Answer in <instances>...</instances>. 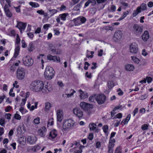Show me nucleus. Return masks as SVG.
<instances>
[{"label":"nucleus","mask_w":153,"mask_h":153,"mask_svg":"<svg viewBox=\"0 0 153 153\" xmlns=\"http://www.w3.org/2000/svg\"><path fill=\"white\" fill-rule=\"evenodd\" d=\"M44 83L42 81L36 80L32 81L30 84L29 88L31 90L35 92L42 91Z\"/></svg>","instance_id":"1"},{"label":"nucleus","mask_w":153,"mask_h":153,"mask_svg":"<svg viewBox=\"0 0 153 153\" xmlns=\"http://www.w3.org/2000/svg\"><path fill=\"white\" fill-rule=\"evenodd\" d=\"M75 121L71 118L64 120L62 122V131L63 133H67L70 131L74 126Z\"/></svg>","instance_id":"2"},{"label":"nucleus","mask_w":153,"mask_h":153,"mask_svg":"<svg viewBox=\"0 0 153 153\" xmlns=\"http://www.w3.org/2000/svg\"><path fill=\"white\" fill-rule=\"evenodd\" d=\"M55 75L53 69L49 66H47L45 70L44 76L47 79L50 80L53 78Z\"/></svg>","instance_id":"3"},{"label":"nucleus","mask_w":153,"mask_h":153,"mask_svg":"<svg viewBox=\"0 0 153 153\" xmlns=\"http://www.w3.org/2000/svg\"><path fill=\"white\" fill-rule=\"evenodd\" d=\"M80 106L83 110L86 112L89 115L90 114V110L93 108V105L84 102H82L80 103Z\"/></svg>","instance_id":"4"},{"label":"nucleus","mask_w":153,"mask_h":153,"mask_svg":"<svg viewBox=\"0 0 153 153\" xmlns=\"http://www.w3.org/2000/svg\"><path fill=\"white\" fill-rule=\"evenodd\" d=\"M25 70L22 68H19L17 71L16 76L17 78L19 80L24 79L25 75Z\"/></svg>","instance_id":"5"},{"label":"nucleus","mask_w":153,"mask_h":153,"mask_svg":"<svg viewBox=\"0 0 153 153\" xmlns=\"http://www.w3.org/2000/svg\"><path fill=\"white\" fill-rule=\"evenodd\" d=\"M22 61L24 64L27 66L32 65L33 63V59L29 56H26L23 58Z\"/></svg>","instance_id":"6"},{"label":"nucleus","mask_w":153,"mask_h":153,"mask_svg":"<svg viewBox=\"0 0 153 153\" xmlns=\"http://www.w3.org/2000/svg\"><path fill=\"white\" fill-rule=\"evenodd\" d=\"M86 21V19L83 17H79L74 19L71 21L75 26H78L85 22Z\"/></svg>","instance_id":"7"},{"label":"nucleus","mask_w":153,"mask_h":153,"mask_svg":"<svg viewBox=\"0 0 153 153\" xmlns=\"http://www.w3.org/2000/svg\"><path fill=\"white\" fill-rule=\"evenodd\" d=\"M69 16V14L68 13H63L59 15V17L56 19V22L60 25L63 24V22L61 21V20L65 21L66 20V17Z\"/></svg>","instance_id":"8"},{"label":"nucleus","mask_w":153,"mask_h":153,"mask_svg":"<svg viewBox=\"0 0 153 153\" xmlns=\"http://www.w3.org/2000/svg\"><path fill=\"white\" fill-rule=\"evenodd\" d=\"M129 51L130 53L136 54L138 51L137 44L135 42L132 43L130 45Z\"/></svg>","instance_id":"9"},{"label":"nucleus","mask_w":153,"mask_h":153,"mask_svg":"<svg viewBox=\"0 0 153 153\" xmlns=\"http://www.w3.org/2000/svg\"><path fill=\"white\" fill-rule=\"evenodd\" d=\"M57 121L61 122L63 118V112L61 109H59L56 111Z\"/></svg>","instance_id":"10"},{"label":"nucleus","mask_w":153,"mask_h":153,"mask_svg":"<svg viewBox=\"0 0 153 153\" xmlns=\"http://www.w3.org/2000/svg\"><path fill=\"white\" fill-rule=\"evenodd\" d=\"M74 114L79 118H82L83 115V111L79 108H75L73 109Z\"/></svg>","instance_id":"11"},{"label":"nucleus","mask_w":153,"mask_h":153,"mask_svg":"<svg viewBox=\"0 0 153 153\" xmlns=\"http://www.w3.org/2000/svg\"><path fill=\"white\" fill-rule=\"evenodd\" d=\"M96 98V101L99 104L103 103L106 100V97L103 94L97 95Z\"/></svg>","instance_id":"12"},{"label":"nucleus","mask_w":153,"mask_h":153,"mask_svg":"<svg viewBox=\"0 0 153 153\" xmlns=\"http://www.w3.org/2000/svg\"><path fill=\"white\" fill-rule=\"evenodd\" d=\"M122 35V32L120 30H117L114 34L113 39L115 41H117L121 38Z\"/></svg>","instance_id":"13"},{"label":"nucleus","mask_w":153,"mask_h":153,"mask_svg":"<svg viewBox=\"0 0 153 153\" xmlns=\"http://www.w3.org/2000/svg\"><path fill=\"white\" fill-rule=\"evenodd\" d=\"M26 26L27 25L26 23L17 21V24L16 27L19 29L21 32L22 31L25 30Z\"/></svg>","instance_id":"14"},{"label":"nucleus","mask_w":153,"mask_h":153,"mask_svg":"<svg viewBox=\"0 0 153 153\" xmlns=\"http://www.w3.org/2000/svg\"><path fill=\"white\" fill-rule=\"evenodd\" d=\"M89 127L90 130L91 131H94L96 133H98L100 129L97 128V125L94 123H91L89 124Z\"/></svg>","instance_id":"15"},{"label":"nucleus","mask_w":153,"mask_h":153,"mask_svg":"<svg viewBox=\"0 0 153 153\" xmlns=\"http://www.w3.org/2000/svg\"><path fill=\"white\" fill-rule=\"evenodd\" d=\"M47 58L48 60L53 61L54 62H59L60 61V58L59 57L56 56H53L50 54L48 55Z\"/></svg>","instance_id":"16"},{"label":"nucleus","mask_w":153,"mask_h":153,"mask_svg":"<svg viewBox=\"0 0 153 153\" xmlns=\"http://www.w3.org/2000/svg\"><path fill=\"white\" fill-rule=\"evenodd\" d=\"M47 129L45 127H43L38 129L37 133L38 135L41 137H44L45 135Z\"/></svg>","instance_id":"17"},{"label":"nucleus","mask_w":153,"mask_h":153,"mask_svg":"<svg viewBox=\"0 0 153 153\" xmlns=\"http://www.w3.org/2000/svg\"><path fill=\"white\" fill-rule=\"evenodd\" d=\"M52 90L51 85L48 83H47L45 86L44 88L42 89V92L44 93L47 94L51 91Z\"/></svg>","instance_id":"18"},{"label":"nucleus","mask_w":153,"mask_h":153,"mask_svg":"<svg viewBox=\"0 0 153 153\" xmlns=\"http://www.w3.org/2000/svg\"><path fill=\"white\" fill-rule=\"evenodd\" d=\"M27 141L30 144L33 145L36 143L37 141V138L35 136H30L27 137Z\"/></svg>","instance_id":"19"},{"label":"nucleus","mask_w":153,"mask_h":153,"mask_svg":"<svg viewBox=\"0 0 153 153\" xmlns=\"http://www.w3.org/2000/svg\"><path fill=\"white\" fill-rule=\"evenodd\" d=\"M57 135V131L55 129H53L51 130L49 135L48 139L52 140L56 138Z\"/></svg>","instance_id":"20"},{"label":"nucleus","mask_w":153,"mask_h":153,"mask_svg":"<svg viewBox=\"0 0 153 153\" xmlns=\"http://www.w3.org/2000/svg\"><path fill=\"white\" fill-rule=\"evenodd\" d=\"M38 105V102H35L34 103V105H32L31 106L30 102H27V108L29 109L30 111H33L35 109L37 108Z\"/></svg>","instance_id":"21"},{"label":"nucleus","mask_w":153,"mask_h":153,"mask_svg":"<svg viewBox=\"0 0 153 153\" xmlns=\"http://www.w3.org/2000/svg\"><path fill=\"white\" fill-rule=\"evenodd\" d=\"M149 33L147 30H145L141 36V38L143 41L146 42L149 38Z\"/></svg>","instance_id":"22"},{"label":"nucleus","mask_w":153,"mask_h":153,"mask_svg":"<svg viewBox=\"0 0 153 153\" xmlns=\"http://www.w3.org/2000/svg\"><path fill=\"white\" fill-rule=\"evenodd\" d=\"M25 130V127L23 124L19 125L17 128V133L19 134H22L24 133Z\"/></svg>","instance_id":"23"},{"label":"nucleus","mask_w":153,"mask_h":153,"mask_svg":"<svg viewBox=\"0 0 153 153\" xmlns=\"http://www.w3.org/2000/svg\"><path fill=\"white\" fill-rule=\"evenodd\" d=\"M79 94V97L81 100H84L88 97L87 93L84 91H82L81 89L78 91Z\"/></svg>","instance_id":"24"},{"label":"nucleus","mask_w":153,"mask_h":153,"mask_svg":"<svg viewBox=\"0 0 153 153\" xmlns=\"http://www.w3.org/2000/svg\"><path fill=\"white\" fill-rule=\"evenodd\" d=\"M133 28L134 31L137 33H141L143 30V28L137 24L134 25Z\"/></svg>","instance_id":"25"},{"label":"nucleus","mask_w":153,"mask_h":153,"mask_svg":"<svg viewBox=\"0 0 153 153\" xmlns=\"http://www.w3.org/2000/svg\"><path fill=\"white\" fill-rule=\"evenodd\" d=\"M134 69L135 67L133 64H127L125 66V69L128 71H134Z\"/></svg>","instance_id":"26"},{"label":"nucleus","mask_w":153,"mask_h":153,"mask_svg":"<svg viewBox=\"0 0 153 153\" xmlns=\"http://www.w3.org/2000/svg\"><path fill=\"white\" fill-rule=\"evenodd\" d=\"M30 95V93L29 92H27L25 93V97L24 98L22 99L21 100L20 105L21 107H23L24 106L26 102L27 98Z\"/></svg>","instance_id":"27"},{"label":"nucleus","mask_w":153,"mask_h":153,"mask_svg":"<svg viewBox=\"0 0 153 153\" xmlns=\"http://www.w3.org/2000/svg\"><path fill=\"white\" fill-rule=\"evenodd\" d=\"M20 51V48L19 46L17 45L16 46L15 49V52L13 57L11 59V60H14V58H16L18 55Z\"/></svg>","instance_id":"28"},{"label":"nucleus","mask_w":153,"mask_h":153,"mask_svg":"<svg viewBox=\"0 0 153 153\" xmlns=\"http://www.w3.org/2000/svg\"><path fill=\"white\" fill-rule=\"evenodd\" d=\"M116 84V82L114 81H109L107 83V86L108 89L111 90Z\"/></svg>","instance_id":"29"},{"label":"nucleus","mask_w":153,"mask_h":153,"mask_svg":"<svg viewBox=\"0 0 153 153\" xmlns=\"http://www.w3.org/2000/svg\"><path fill=\"white\" fill-rule=\"evenodd\" d=\"M131 117V115L130 114H128L126 118L123 120L121 122L120 124L122 125H124L128 123V122L130 120Z\"/></svg>","instance_id":"30"},{"label":"nucleus","mask_w":153,"mask_h":153,"mask_svg":"<svg viewBox=\"0 0 153 153\" xmlns=\"http://www.w3.org/2000/svg\"><path fill=\"white\" fill-rule=\"evenodd\" d=\"M19 143L22 145H24L26 142V138L25 136L21 137L19 140Z\"/></svg>","instance_id":"31"},{"label":"nucleus","mask_w":153,"mask_h":153,"mask_svg":"<svg viewBox=\"0 0 153 153\" xmlns=\"http://www.w3.org/2000/svg\"><path fill=\"white\" fill-rule=\"evenodd\" d=\"M131 58L133 62L136 64H138L140 61L139 59L137 58L136 56H131Z\"/></svg>","instance_id":"32"},{"label":"nucleus","mask_w":153,"mask_h":153,"mask_svg":"<svg viewBox=\"0 0 153 153\" xmlns=\"http://www.w3.org/2000/svg\"><path fill=\"white\" fill-rule=\"evenodd\" d=\"M115 142V139L109 140L108 145V148L114 149V143Z\"/></svg>","instance_id":"33"},{"label":"nucleus","mask_w":153,"mask_h":153,"mask_svg":"<svg viewBox=\"0 0 153 153\" xmlns=\"http://www.w3.org/2000/svg\"><path fill=\"white\" fill-rule=\"evenodd\" d=\"M38 59L41 60V62L42 64H44V60L46 58L45 57V55L44 54H40L39 56L37 57Z\"/></svg>","instance_id":"34"},{"label":"nucleus","mask_w":153,"mask_h":153,"mask_svg":"<svg viewBox=\"0 0 153 153\" xmlns=\"http://www.w3.org/2000/svg\"><path fill=\"white\" fill-rule=\"evenodd\" d=\"M40 148V146L38 145H36L34 146L31 147L29 149L30 150H32L34 152L38 151Z\"/></svg>","instance_id":"35"},{"label":"nucleus","mask_w":153,"mask_h":153,"mask_svg":"<svg viewBox=\"0 0 153 153\" xmlns=\"http://www.w3.org/2000/svg\"><path fill=\"white\" fill-rule=\"evenodd\" d=\"M141 11L140 10V7H137L136 10L133 11L132 13V15L134 17L136 16L138 13H140Z\"/></svg>","instance_id":"36"},{"label":"nucleus","mask_w":153,"mask_h":153,"mask_svg":"<svg viewBox=\"0 0 153 153\" xmlns=\"http://www.w3.org/2000/svg\"><path fill=\"white\" fill-rule=\"evenodd\" d=\"M36 13L40 15H43L44 17H47L48 14L47 13H45L44 11L42 9H40L36 11Z\"/></svg>","instance_id":"37"},{"label":"nucleus","mask_w":153,"mask_h":153,"mask_svg":"<svg viewBox=\"0 0 153 153\" xmlns=\"http://www.w3.org/2000/svg\"><path fill=\"white\" fill-rule=\"evenodd\" d=\"M27 48L28 51L30 52L34 50L35 48L32 42H30L29 43Z\"/></svg>","instance_id":"38"},{"label":"nucleus","mask_w":153,"mask_h":153,"mask_svg":"<svg viewBox=\"0 0 153 153\" xmlns=\"http://www.w3.org/2000/svg\"><path fill=\"white\" fill-rule=\"evenodd\" d=\"M30 5L32 7L37 8L39 7V5L37 2H30L29 3Z\"/></svg>","instance_id":"39"},{"label":"nucleus","mask_w":153,"mask_h":153,"mask_svg":"<svg viewBox=\"0 0 153 153\" xmlns=\"http://www.w3.org/2000/svg\"><path fill=\"white\" fill-rule=\"evenodd\" d=\"M18 112H16L14 114L13 118L16 120H20L21 119V116L18 114Z\"/></svg>","instance_id":"40"},{"label":"nucleus","mask_w":153,"mask_h":153,"mask_svg":"<svg viewBox=\"0 0 153 153\" xmlns=\"http://www.w3.org/2000/svg\"><path fill=\"white\" fill-rule=\"evenodd\" d=\"M104 132L108 135V127L107 125H104L102 128Z\"/></svg>","instance_id":"41"},{"label":"nucleus","mask_w":153,"mask_h":153,"mask_svg":"<svg viewBox=\"0 0 153 153\" xmlns=\"http://www.w3.org/2000/svg\"><path fill=\"white\" fill-rule=\"evenodd\" d=\"M96 95H92L90 97L89 99V101L90 102H95L96 101Z\"/></svg>","instance_id":"42"},{"label":"nucleus","mask_w":153,"mask_h":153,"mask_svg":"<svg viewBox=\"0 0 153 153\" xmlns=\"http://www.w3.org/2000/svg\"><path fill=\"white\" fill-rule=\"evenodd\" d=\"M49 11L51 16H53L57 12V10L54 9L49 10Z\"/></svg>","instance_id":"43"},{"label":"nucleus","mask_w":153,"mask_h":153,"mask_svg":"<svg viewBox=\"0 0 153 153\" xmlns=\"http://www.w3.org/2000/svg\"><path fill=\"white\" fill-rule=\"evenodd\" d=\"M138 7H140V10L141 11V10H146L147 9V6L146 4L145 3H142L141 5V6H140Z\"/></svg>","instance_id":"44"},{"label":"nucleus","mask_w":153,"mask_h":153,"mask_svg":"<svg viewBox=\"0 0 153 153\" xmlns=\"http://www.w3.org/2000/svg\"><path fill=\"white\" fill-rule=\"evenodd\" d=\"M70 93L66 94V95L67 96V97L69 98L72 96L74 94L76 93V91L73 89H71L70 91Z\"/></svg>","instance_id":"45"},{"label":"nucleus","mask_w":153,"mask_h":153,"mask_svg":"<svg viewBox=\"0 0 153 153\" xmlns=\"http://www.w3.org/2000/svg\"><path fill=\"white\" fill-rule=\"evenodd\" d=\"M19 111L22 114H25L27 112V111L23 107H21L19 109Z\"/></svg>","instance_id":"46"},{"label":"nucleus","mask_w":153,"mask_h":153,"mask_svg":"<svg viewBox=\"0 0 153 153\" xmlns=\"http://www.w3.org/2000/svg\"><path fill=\"white\" fill-rule=\"evenodd\" d=\"M13 87L12 88L13 89L14 88H18L19 87V85L18 84V82L17 81H15L13 83Z\"/></svg>","instance_id":"47"},{"label":"nucleus","mask_w":153,"mask_h":153,"mask_svg":"<svg viewBox=\"0 0 153 153\" xmlns=\"http://www.w3.org/2000/svg\"><path fill=\"white\" fill-rule=\"evenodd\" d=\"M53 124V118H50L49 119L48 123V126H51Z\"/></svg>","instance_id":"48"},{"label":"nucleus","mask_w":153,"mask_h":153,"mask_svg":"<svg viewBox=\"0 0 153 153\" xmlns=\"http://www.w3.org/2000/svg\"><path fill=\"white\" fill-rule=\"evenodd\" d=\"M4 11L7 17H10L12 16V14L10 11L9 10H6V11Z\"/></svg>","instance_id":"49"},{"label":"nucleus","mask_w":153,"mask_h":153,"mask_svg":"<svg viewBox=\"0 0 153 153\" xmlns=\"http://www.w3.org/2000/svg\"><path fill=\"white\" fill-rule=\"evenodd\" d=\"M49 49L53 53H55L56 52V50L53 47V45L52 44H51L49 45Z\"/></svg>","instance_id":"50"},{"label":"nucleus","mask_w":153,"mask_h":153,"mask_svg":"<svg viewBox=\"0 0 153 153\" xmlns=\"http://www.w3.org/2000/svg\"><path fill=\"white\" fill-rule=\"evenodd\" d=\"M141 54L143 56L146 57L148 55V53L146 50L143 49L142 50Z\"/></svg>","instance_id":"51"},{"label":"nucleus","mask_w":153,"mask_h":153,"mask_svg":"<svg viewBox=\"0 0 153 153\" xmlns=\"http://www.w3.org/2000/svg\"><path fill=\"white\" fill-rule=\"evenodd\" d=\"M149 125L147 124H144L142 126L141 129L143 130H147L148 129Z\"/></svg>","instance_id":"52"},{"label":"nucleus","mask_w":153,"mask_h":153,"mask_svg":"<svg viewBox=\"0 0 153 153\" xmlns=\"http://www.w3.org/2000/svg\"><path fill=\"white\" fill-rule=\"evenodd\" d=\"M40 118L37 117L34 119L33 122L36 124H38L40 123Z\"/></svg>","instance_id":"53"},{"label":"nucleus","mask_w":153,"mask_h":153,"mask_svg":"<svg viewBox=\"0 0 153 153\" xmlns=\"http://www.w3.org/2000/svg\"><path fill=\"white\" fill-rule=\"evenodd\" d=\"M11 114L10 113H6L4 115V117L7 119L10 120L11 119Z\"/></svg>","instance_id":"54"},{"label":"nucleus","mask_w":153,"mask_h":153,"mask_svg":"<svg viewBox=\"0 0 153 153\" xmlns=\"http://www.w3.org/2000/svg\"><path fill=\"white\" fill-rule=\"evenodd\" d=\"M147 63L146 60L144 59L141 61V63L140 64V66H145L147 65Z\"/></svg>","instance_id":"55"},{"label":"nucleus","mask_w":153,"mask_h":153,"mask_svg":"<svg viewBox=\"0 0 153 153\" xmlns=\"http://www.w3.org/2000/svg\"><path fill=\"white\" fill-rule=\"evenodd\" d=\"M13 89L11 88L9 92V95L11 97H14L15 96V94L13 92Z\"/></svg>","instance_id":"56"},{"label":"nucleus","mask_w":153,"mask_h":153,"mask_svg":"<svg viewBox=\"0 0 153 153\" xmlns=\"http://www.w3.org/2000/svg\"><path fill=\"white\" fill-rule=\"evenodd\" d=\"M114 153H122V151L120 146H118L116 148Z\"/></svg>","instance_id":"57"},{"label":"nucleus","mask_w":153,"mask_h":153,"mask_svg":"<svg viewBox=\"0 0 153 153\" xmlns=\"http://www.w3.org/2000/svg\"><path fill=\"white\" fill-rule=\"evenodd\" d=\"M5 120L4 118H1L0 119V125L2 126H4L5 125Z\"/></svg>","instance_id":"58"},{"label":"nucleus","mask_w":153,"mask_h":153,"mask_svg":"<svg viewBox=\"0 0 153 153\" xmlns=\"http://www.w3.org/2000/svg\"><path fill=\"white\" fill-rule=\"evenodd\" d=\"M118 92V94L119 96H122L123 95L124 92L120 88H119L117 89V91Z\"/></svg>","instance_id":"59"},{"label":"nucleus","mask_w":153,"mask_h":153,"mask_svg":"<svg viewBox=\"0 0 153 153\" xmlns=\"http://www.w3.org/2000/svg\"><path fill=\"white\" fill-rule=\"evenodd\" d=\"M54 35H59L60 34V32L57 29H55L53 30Z\"/></svg>","instance_id":"60"},{"label":"nucleus","mask_w":153,"mask_h":153,"mask_svg":"<svg viewBox=\"0 0 153 153\" xmlns=\"http://www.w3.org/2000/svg\"><path fill=\"white\" fill-rule=\"evenodd\" d=\"M21 7V5H19L17 7H13L15 9L16 12L19 13L21 11V10H20Z\"/></svg>","instance_id":"61"},{"label":"nucleus","mask_w":153,"mask_h":153,"mask_svg":"<svg viewBox=\"0 0 153 153\" xmlns=\"http://www.w3.org/2000/svg\"><path fill=\"white\" fill-rule=\"evenodd\" d=\"M9 34L10 36H14L16 34L15 31L13 30H11Z\"/></svg>","instance_id":"62"},{"label":"nucleus","mask_w":153,"mask_h":153,"mask_svg":"<svg viewBox=\"0 0 153 153\" xmlns=\"http://www.w3.org/2000/svg\"><path fill=\"white\" fill-rule=\"evenodd\" d=\"M122 106L121 105H117L115 107V108L113 109V111H115L117 110L121 109L122 108Z\"/></svg>","instance_id":"63"},{"label":"nucleus","mask_w":153,"mask_h":153,"mask_svg":"<svg viewBox=\"0 0 153 153\" xmlns=\"http://www.w3.org/2000/svg\"><path fill=\"white\" fill-rule=\"evenodd\" d=\"M123 116L122 114L121 113H119L117 114L115 117V118L120 119L122 118Z\"/></svg>","instance_id":"64"}]
</instances>
